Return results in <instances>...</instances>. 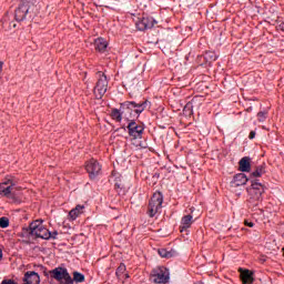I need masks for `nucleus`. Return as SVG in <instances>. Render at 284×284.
<instances>
[{"instance_id": "nucleus-19", "label": "nucleus", "mask_w": 284, "mask_h": 284, "mask_svg": "<svg viewBox=\"0 0 284 284\" xmlns=\"http://www.w3.org/2000/svg\"><path fill=\"white\" fill-rule=\"evenodd\" d=\"M251 164H250V158L245 156L242 158L240 161V170L241 172H250L251 170Z\"/></svg>"}, {"instance_id": "nucleus-10", "label": "nucleus", "mask_w": 284, "mask_h": 284, "mask_svg": "<svg viewBox=\"0 0 284 284\" xmlns=\"http://www.w3.org/2000/svg\"><path fill=\"white\" fill-rule=\"evenodd\" d=\"M145 129L143 128V125H139L136 124V122L134 120H132L129 125H128V131L129 134L133 138V139H141V136L143 135V131Z\"/></svg>"}, {"instance_id": "nucleus-24", "label": "nucleus", "mask_w": 284, "mask_h": 284, "mask_svg": "<svg viewBox=\"0 0 284 284\" xmlns=\"http://www.w3.org/2000/svg\"><path fill=\"white\" fill-rule=\"evenodd\" d=\"M264 172H265V168L263 165L257 166V169L252 173V176H255V179H258L260 176H263Z\"/></svg>"}, {"instance_id": "nucleus-14", "label": "nucleus", "mask_w": 284, "mask_h": 284, "mask_svg": "<svg viewBox=\"0 0 284 284\" xmlns=\"http://www.w3.org/2000/svg\"><path fill=\"white\" fill-rule=\"evenodd\" d=\"M247 184V175L245 173H239L234 176L232 181L233 187H241V185Z\"/></svg>"}, {"instance_id": "nucleus-31", "label": "nucleus", "mask_w": 284, "mask_h": 284, "mask_svg": "<svg viewBox=\"0 0 284 284\" xmlns=\"http://www.w3.org/2000/svg\"><path fill=\"white\" fill-rule=\"evenodd\" d=\"M3 258V252L0 250V261Z\"/></svg>"}, {"instance_id": "nucleus-27", "label": "nucleus", "mask_w": 284, "mask_h": 284, "mask_svg": "<svg viewBox=\"0 0 284 284\" xmlns=\"http://www.w3.org/2000/svg\"><path fill=\"white\" fill-rule=\"evenodd\" d=\"M57 236H59V232L53 231V232H50L49 239H52L54 241L57 240Z\"/></svg>"}, {"instance_id": "nucleus-5", "label": "nucleus", "mask_w": 284, "mask_h": 284, "mask_svg": "<svg viewBox=\"0 0 284 284\" xmlns=\"http://www.w3.org/2000/svg\"><path fill=\"white\" fill-rule=\"evenodd\" d=\"M17 190H19V187H17L12 180H6L0 183V196L14 200L17 199L18 194Z\"/></svg>"}, {"instance_id": "nucleus-16", "label": "nucleus", "mask_w": 284, "mask_h": 284, "mask_svg": "<svg viewBox=\"0 0 284 284\" xmlns=\"http://www.w3.org/2000/svg\"><path fill=\"white\" fill-rule=\"evenodd\" d=\"M94 48L98 52H105V50H108V41L103 38H98L94 41Z\"/></svg>"}, {"instance_id": "nucleus-22", "label": "nucleus", "mask_w": 284, "mask_h": 284, "mask_svg": "<svg viewBox=\"0 0 284 284\" xmlns=\"http://www.w3.org/2000/svg\"><path fill=\"white\" fill-rule=\"evenodd\" d=\"M192 215H185L182 217V227L183 230H187V227H190L192 225Z\"/></svg>"}, {"instance_id": "nucleus-13", "label": "nucleus", "mask_w": 284, "mask_h": 284, "mask_svg": "<svg viewBox=\"0 0 284 284\" xmlns=\"http://www.w3.org/2000/svg\"><path fill=\"white\" fill-rule=\"evenodd\" d=\"M30 11V7L26 3L20 4L16 10V21H23Z\"/></svg>"}, {"instance_id": "nucleus-18", "label": "nucleus", "mask_w": 284, "mask_h": 284, "mask_svg": "<svg viewBox=\"0 0 284 284\" xmlns=\"http://www.w3.org/2000/svg\"><path fill=\"white\" fill-rule=\"evenodd\" d=\"M125 264H120V266L118 267L115 274L120 281H123V278H130V275L125 273Z\"/></svg>"}, {"instance_id": "nucleus-20", "label": "nucleus", "mask_w": 284, "mask_h": 284, "mask_svg": "<svg viewBox=\"0 0 284 284\" xmlns=\"http://www.w3.org/2000/svg\"><path fill=\"white\" fill-rule=\"evenodd\" d=\"M241 278L244 284H250V283H253L254 281V277H252V272L250 271H243L241 273Z\"/></svg>"}, {"instance_id": "nucleus-29", "label": "nucleus", "mask_w": 284, "mask_h": 284, "mask_svg": "<svg viewBox=\"0 0 284 284\" xmlns=\"http://www.w3.org/2000/svg\"><path fill=\"white\" fill-rule=\"evenodd\" d=\"M247 227H254V222L245 221Z\"/></svg>"}, {"instance_id": "nucleus-21", "label": "nucleus", "mask_w": 284, "mask_h": 284, "mask_svg": "<svg viewBox=\"0 0 284 284\" xmlns=\"http://www.w3.org/2000/svg\"><path fill=\"white\" fill-rule=\"evenodd\" d=\"M111 118L113 119V121L121 123V121H123V113H121V110L119 109H113L111 111Z\"/></svg>"}, {"instance_id": "nucleus-9", "label": "nucleus", "mask_w": 284, "mask_h": 284, "mask_svg": "<svg viewBox=\"0 0 284 284\" xmlns=\"http://www.w3.org/2000/svg\"><path fill=\"white\" fill-rule=\"evenodd\" d=\"M158 23L159 22L154 18L146 17V18H142L140 21L136 22V28L138 30L143 32V30H150L154 28V26H156Z\"/></svg>"}, {"instance_id": "nucleus-25", "label": "nucleus", "mask_w": 284, "mask_h": 284, "mask_svg": "<svg viewBox=\"0 0 284 284\" xmlns=\"http://www.w3.org/2000/svg\"><path fill=\"white\" fill-rule=\"evenodd\" d=\"M10 226V220L6 216L0 217V227H2V230H6V227Z\"/></svg>"}, {"instance_id": "nucleus-7", "label": "nucleus", "mask_w": 284, "mask_h": 284, "mask_svg": "<svg viewBox=\"0 0 284 284\" xmlns=\"http://www.w3.org/2000/svg\"><path fill=\"white\" fill-rule=\"evenodd\" d=\"M263 192H265L263 184H261L258 181H253L252 187L248 190L251 203H254V201L261 203V201H263Z\"/></svg>"}, {"instance_id": "nucleus-26", "label": "nucleus", "mask_w": 284, "mask_h": 284, "mask_svg": "<svg viewBox=\"0 0 284 284\" xmlns=\"http://www.w3.org/2000/svg\"><path fill=\"white\" fill-rule=\"evenodd\" d=\"M266 119H267V111H260L257 113V121H260V123H264Z\"/></svg>"}, {"instance_id": "nucleus-3", "label": "nucleus", "mask_w": 284, "mask_h": 284, "mask_svg": "<svg viewBox=\"0 0 284 284\" xmlns=\"http://www.w3.org/2000/svg\"><path fill=\"white\" fill-rule=\"evenodd\" d=\"M161 207H163V194L161 192H156L152 195L149 202V216L154 217L159 212H161Z\"/></svg>"}, {"instance_id": "nucleus-4", "label": "nucleus", "mask_w": 284, "mask_h": 284, "mask_svg": "<svg viewBox=\"0 0 284 284\" xmlns=\"http://www.w3.org/2000/svg\"><path fill=\"white\" fill-rule=\"evenodd\" d=\"M151 281L156 284L170 282V270L165 266H159L151 272Z\"/></svg>"}, {"instance_id": "nucleus-15", "label": "nucleus", "mask_w": 284, "mask_h": 284, "mask_svg": "<svg viewBox=\"0 0 284 284\" xmlns=\"http://www.w3.org/2000/svg\"><path fill=\"white\" fill-rule=\"evenodd\" d=\"M83 210H85L84 205H77L74 209H72L69 212V219L70 221H77V219H79V216H81V214L83 213Z\"/></svg>"}, {"instance_id": "nucleus-23", "label": "nucleus", "mask_w": 284, "mask_h": 284, "mask_svg": "<svg viewBox=\"0 0 284 284\" xmlns=\"http://www.w3.org/2000/svg\"><path fill=\"white\" fill-rule=\"evenodd\" d=\"M73 283H84L85 282V275L79 272H73Z\"/></svg>"}, {"instance_id": "nucleus-11", "label": "nucleus", "mask_w": 284, "mask_h": 284, "mask_svg": "<svg viewBox=\"0 0 284 284\" xmlns=\"http://www.w3.org/2000/svg\"><path fill=\"white\" fill-rule=\"evenodd\" d=\"M123 108H126V110H134L135 114H141L142 112H144L145 108H148V101H144L142 103L124 102Z\"/></svg>"}, {"instance_id": "nucleus-6", "label": "nucleus", "mask_w": 284, "mask_h": 284, "mask_svg": "<svg viewBox=\"0 0 284 284\" xmlns=\"http://www.w3.org/2000/svg\"><path fill=\"white\" fill-rule=\"evenodd\" d=\"M50 275L54 281H59V283L74 284L72 276H70V273H68V268L65 267H55L50 272Z\"/></svg>"}, {"instance_id": "nucleus-1", "label": "nucleus", "mask_w": 284, "mask_h": 284, "mask_svg": "<svg viewBox=\"0 0 284 284\" xmlns=\"http://www.w3.org/2000/svg\"><path fill=\"white\" fill-rule=\"evenodd\" d=\"M31 236L50 241V231L43 225V220H36L29 226Z\"/></svg>"}, {"instance_id": "nucleus-30", "label": "nucleus", "mask_w": 284, "mask_h": 284, "mask_svg": "<svg viewBox=\"0 0 284 284\" xmlns=\"http://www.w3.org/2000/svg\"><path fill=\"white\" fill-rule=\"evenodd\" d=\"M3 70V62L0 61V72Z\"/></svg>"}, {"instance_id": "nucleus-12", "label": "nucleus", "mask_w": 284, "mask_h": 284, "mask_svg": "<svg viewBox=\"0 0 284 284\" xmlns=\"http://www.w3.org/2000/svg\"><path fill=\"white\" fill-rule=\"evenodd\" d=\"M23 283L24 284H39V283H41V277L39 276V273H37L34 271H28L24 274Z\"/></svg>"}, {"instance_id": "nucleus-17", "label": "nucleus", "mask_w": 284, "mask_h": 284, "mask_svg": "<svg viewBox=\"0 0 284 284\" xmlns=\"http://www.w3.org/2000/svg\"><path fill=\"white\" fill-rule=\"evenodd\" d=\"M158 254L162 258H174V256H176V251H174V250H166V248H160L158 251Z\"/></svg>"}, {"instance_id": "nucleus-28", "label": "nucleus", "mask_w": 284, "mask_h": 284, "mask_svg": "<svg viewBox=\"0 0 284 284\" xmlns=\"http://www.w3.org/2000/svg\"><path fill=\"white\" fill-rule=\"evenodd\" d=\"M256 136V132L255 131H251L248 134V139H254Z\"/></svg>"}, {"instance_id": "nucleus-2", "label": "nucleus", "mask_w": 284, "mask_h": 284, "mask_svg": "<svg viewBox=\"0 0 284 284\" xmlns=\"http://www.w3.org/2000/svg\"><path fill=\"white\" fill-rule=\"evenodd\" d=\"M98 82L93 89L95 99H103V95L108 92V77L103 72H98Z\"/></svg>"}, {"instance_id": "nucleus-8", "label": "nucleus", "mask_w": 284, "mask_h": 284, "mask_svg": "<svg viewBox=\"0 0 284 284\" xmlns=\"http://www.w3.org/2000/svg\"><path fill=\"white\" fill-rule=\"evenodd\" d=\"M85 170L89 174V179L94 180L101 174V164L99 161L91 159L85 163Z\"/></svg>"}]
</instances>
